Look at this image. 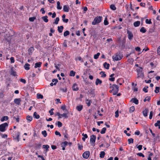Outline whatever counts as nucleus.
<instances>
[{"mask_svg": "<svg viewBox=\"0 0 160 160\" xmlns=\"http://www.w3.org/2000/svg\"><path fill=\"white\" fill-rule=\"evenodd\" d=\"M122 55L119 53L118 54H117L115 56H113L112 57V58L113 60L115 61L120 60L122 59Z\"/></svg>", "mask_w": 160, "mask_h": 160, "instance_id": "obj_4", "label": "nucleus"}, {"mask_svg": "<svg viewBox=\"0 0 160 160\" xmlns=\"http://www.w3.org/2000/svg\"><path fill=\"white\" fill-rule=\"evenodd\" d=\"M30 64L28 63H27L25 64L24 66V68L26 70H28L30 69Z\"/></svg>", "mask_w": 160, "mask_h": 160, "instance_id": "obj_26", "label": "nucleus"}, {"mask_svg": "<svg viewBox=\"0 0 160 160\" xmlns=\"http://www.w3.org/2000/svg\"><path fill=\"white\" fill-rule=\"evenodd\" d=\"M137 155L140 157H142L143 158H144V155L141 152L138 153L137 154Z\"/></svg>", "mask_w": 160, "mask_h": 160, "instance_id": "obj_57", "label": "nucleus"}, {"mask_svg": "<svg viewBox=\"0 0 160 160\" xmlns=\"http://www.w3.org/2000/svg\"><path fill=\"white\" fill-rule=\"evenodd\" d=\"M59 21V17H57L56 18V19L53 23L56 24H57L58 23V22Z\"/></svg>", "mask_w": 160, "mask_h": 160, "instance_id": "obj_39", "label": "nucleus"}, {"mask_svg": "<svg viewBox=\"0 0 160 160\" xmlns=\"http://www.w3.org/2000/svg\"><path fill=\"white\" fill-rule=\"evenodd\" d=\"M57 8L58 9L60 10L62 9V7L60 6V2L59 1L57 2Z\"/></svg>", "mask_w": 160, "mask_h": 160, "instance_id": "obj_35", "label": "nucleus"}, {"mask_svg": "<svg viewBox=\"0 0 160 160\" xmlns=\"http://www.w3.org/2000/svg\"><path fill=\"white\" fill-rule=\"evenodd\" d=\"M77 84L76 83H74L72 86V90L74 91H77L79 90L78 88L77 87Z\"/></svg>", "mask_w": 160, "mask_h": 160, "instance_id": "obj_11", "label": "nucleus"}, {"mask_svg": "<svg viewBox=\"0 0 160 160\" xmlns=\"http://www.w3.org/2000/svg\"><path fill=\"white\" fill-rule=\"evenodd\" d=\"M83 108V106L82 105H80L76 107V109L78 111H81Z\"/></svg>", "mask_w": 160, "mask_h": 160, "instance_id": "obj_20", "label": "nucleus"}, {"mask_svg": "<svg viewBox=\"0 0 160 160\" xmlns=\"http://www.w3.org/2000/svg\"><path fill=\"white\" fill-rule=\"evenodd\" d=\"M96 138V136L94 135H92L91 136L90 142L91 144H93L95 143Z\"/></svg>", "mask_w": 160, "mask_h": 160, "instance_id": "obj_7", "label": "nucleus"}, {"mask_svg": "<svg viewBox=\"0 0 160 160\" xmlns=\"http://www.w3.org/2000/svg\"><path fill=\"white\" fill-rule=\"evenodd\" d=\"M110 88H112L113 90V95H116L118 92L119 91V87L118 86L114 84L112 86L110 87Z\"/></svg>", "mask_w": 160, "mask_h": 160, "instance_id": "obj_2", "label": "nucleus"}, {"mask_svg": "<svg viewBox=\"0 0 160 160\" xmlns=\"http://www.w3.org/2000/svg\"><path fill=\"white\" fill-rule=\"evenodd\" d=\"M157 53L159 55H160V46L157 49Z\"/></svg>", "mask_w": 160, "mask_h": 160, "instance_id": "obj_64", "label": "nucleus"}, {"mask_svg": "<svg viewBox=\"0 0 160 160\" xmlns=\"http://www.w3.org/2000/svg\"><path fill=\"white\" fill-rule=\"evenodd\" d=\"M55 68L58 70H60L59 68V67L60 66V65L59 64H55Z\"/></svg>", "mask_w": 160, "mask_h": 160, "instance_id": "obj_60", "label": "nucleus"}, {"mask_svg": "<svg viewBox=\"0 0 160 160\" xmlns=\"http://www.w3.org/2000/svg\"><path fill=\"white\" fill-rule=\"evenodd\" d=\"M128 142L129 144L132 143L133 142V139L132 138H130L128 139Z\"/></svg>", "mask_w": 160, "mask_h": 160, "instance_id": "obj_48", "label": "nucleus"}, {"mask_svg": "<svg viewBox=\"0 0 160 160\" xmlns=\"http://www.w3.org/2000/svg\"><path fill=\"white\" fill-rule=\"evenodd\" d=\"M8 119V117L7 116H5L2 118L1 119V120L2 122H3L5 120H7Z\"/></svg>", "mask_w": 160, "mask_h": 160, "instance_id": "obj_32", "label": "nucleus"}, {"mask_svg": "<svg viewBox=\"0 0 160 160\" xmlns=\"http://www.w3.org/2000/svg\"><path fill=\"white\" fill-rule=\"evenodd\" d=\"M36 18L35 17H30L29 18V20L30 22H33L34 20L36 19Z\"/></svg>", "mask_w": 160, "mask_h": 160, "instance_id": "obj_50", "label": "nucleus"}, {"mask_svg": "<svg viewBox=\"0 0 160 160\" xmlns=\"http://www.w3.org/2000/svg\"><path fill=\"white\" fill-rule=\"evenodd\" d=\"M115 117L116 118H118V117L119 114H118V110L115 112Z\"/></svg>", "mask_w": 160, "mask_h": 160, "instance_id": "obj_62", "label": "nucleus"}, {"mask_svg": "<svg viewBox=\"0 0 160 160\" xmlns=\"http://www.w3.org/2000/svg\"><path fill=\"white\" fill-rule=\"evenodd\" d=\"M120 45H121V47L122 48H123L125 47V40L124 39L122 40L121 41L120 40Z\"/></svg>", "mask_w": 160, "mask_h": 160, "instance_id": "obj_16", "label": "nucleus"}, {"mask_svg": "<svg viewBox=\"0 0 160 160\" xmlns=\"http://www.w3.org/2000/svg\"><path fill=\"white\" fill-rule=\"evenodd\" d=\"M110 8L113 10H115L116 9V8L114 4H111L110 6Z\"/></svg>", "mask_w": 160, "mask_h": 160, "instance_id": "obj_36", "label": "nucleus"}, {"mask_svg": "<svg viewBox=\"0 0 160 160\" xmlns=\"http://www.w3.org/2000/svg\"><path fill=\"white\" fill-rule=\"evenodd\" d=\"M19 135L20 133L19 132H17L16 134L13 136L15 140H16L18 142L19 141Z\"/></svg>", "mask_w": 160, "mask_h": 160, "instance_id": "obj_9", "label": "nucleus"}, {"mask_svg": "<svg viewBox=\"0 0 160 160\" xmlns=\"http://www.w3.org/2000/svg\"><path fill=\"white\" fill-rule=\"evenodd\" d=\"M106 130V128H103L101 131L100 132V133L101 134H103L105 133Z\"/></svg>", "mask_w": 160, "mask_h": 160, "instance_id": "obj_42", "label": "nucleus"}, {"mask_svg": "<svg viewBox=\"0 0 160 160\" xmlns=\"http://www.w3.org/2000/svg\"><path fill=\"white\" fill-rule=\"evenodd\" d=\"M152 114H153V112L152 111H151L150 112L149 118L150 119H151L152 118Z\"/></svg>", "mask_w": 160, "mask_h": 160, "instance_id": "obj_59", "label": "nucleus"}, {"mask_svg": "<svg viewBox=\"0 0 160 160\" xmlns=\"http://www.w3.org/2000/svg\"><path fill=\"white\" fill-rule=\"evenodd\" d=\"M57 122L58 127L59 128H60L62 127V124L60 122L58 121Z\"/></svg>", "mask_w": 160, "mask_h": 160, "instance_id": "obj_51", "label": "nucleus"}, {"mask_svg": "<svg viewBox=\"0 0 160 160\" xmlns=\"http://www.w3.org/2000/svg\"><path fill=\"white\" fill-rule=\"evenodd\" d=\"M60 90L63 92H66L67 91V88H60Z\"/></svg>", "mask_w": 160, "mask_h": 160, "instance_id": "obj_58", "label": "nucleus"}, {"mask_svg": "<svg viewBox=\"0 0 160 160\" xmlns=\"http://www.w3.org/2000/svg\"><path fill=\"white\" fill-rule=\"evenodd\" d=\"M26 119L28 122H30L32 120V117L29 115L28 116L26 117Z\"/></svg>", "mask_w": 160, "mask_h": 160, "instance_id": "obj_21", "label": "nucleus"}, {"mask_svg": "<svg viewBox=\"0 0 160 160\" xmlns=\"http://www.w3.org/2000/svg\"><path fill=\"white\" fill-rule=\"evenodd\" d=\"M130 102L134 103L137 105L138 103V100L136 98H132Z\"/></svg>", "mask_w": 160, "mask_h": 160, "instance_id": "obj_12", "label": "nucleus"}, {"mask_svg": "<svg viewBox=\"0 0 160 160\" xmlns=\"http://www.w3.org/2000/svg\"><path fill=\"white\" fill-rule=\"evenodd\" d=\"M8 126V124L6 122L0 125V131L2 132H4L6 130V127Z\"/></svg>", "mask_w": 160, "mask_h": 160, "instance_id": "obj_5", "label": "nucleus"}, {"mask_svg": "<svg viewBox=\"0 0 160 160\" xmlns=\"http://www.w3.org/2000/svg\"><path fill=\"white\" fill-rule=\"evenodd\" d=\"M127 33L128 34V39L130 40L132 39L133 37L132 32L128 30L127 31Z\"/></svg>", "mask_w": 160, "mask_h": 160, "instance_id": "obj_8", "label": "nucleus"}, {"mask_svg": "<svg viewBox=\"0 0 160 160\" xmlns=\"http://www.w3.org/2000/svg\"><path fill=\"white\" fill-rule=\"evenodd\" d=\"M105 155V153L104 152L101 151L100 152L99 157L101 158H104Z\"/></svg>", "mask_w": 160, "mask_h": 160, "instance_id": "obj_29", "label": "nucleus"}, {"mask_svg": "<svg viewBox=\"0 0 160 160\" xmlns=\"http://www.w3.org/2000/svg\"><path fill=\"white\" fill-rule=\"evenodd\" d=\"M21 100L20 98H16L14 100V102L18 105H20V102Z\"/></svg>", "mask_w": 160, "mask_h": 160, "instance_id": "obj_14", "label": "nucleus"}, {"mask_svg": "<svg viewBox=\"0 0 160 160\" xmlns=\"http://www.w3.org/2000/svg\"><path fill=\"white\" fill-rule=\"evenodd\" d=\"M160 88L158 87H156L155 88V90H154V92L156 93H158L159 92Z\"/></svg>", "mask_w": 160, "mask_h": 160, "instance_id": "obj_46", "label": "nucleus"}, {"mask_svg": "<svg viewBox=\"0 0 160 160\" xmlns=\"http://www.w3.org/2000/svg\"><path fill=\"white\" fill-rule=\"evenodd\" d=\"M54 110V109L51 108L49 111V112L50 113L51 115H53L54 114L53 111Z\"/></svg>", "mask_w": 160, "mask_h": 160, "instance_id": "obj_55", "label": "nucleus"}, {"mask_svg": "<svg viewBox=\"0 0 160 160\" xmlns=\"http://www.w3.org/2000/svg\"><path fill=\"white\" fill-rule=\"evenodd\" d=\"M49 148V146L48 145H44L42 146V148H43L45 149L46 152H47L49 150L48 148Z\"/></svg>", "mask_w": 160, "mask_h": 160, "instance_id": "obj_30", "label": "nucleus"}, {"mask_svg": "<svg viewBox=\"0 0 160 160\" xmlns=\"http://www.w3.org/2000/svg\"><path fill=\"white\" fill-rule=\"evenodd\" d=\"M148 109L147 108H146L145 110L142 111V113L143 116L146 117H147L148 115Z\"/></svg>", "mask_w": 160, "mask_h": 160, "instance_id": "obj_13", "label": "nucleus"}, {"mask_svg": "<svg viewBox=\"0 0 160 160\" xmlns=\"http://www.w3.org/2000/svg\"><path fill=\"white\" fill-rule=\"evenodd\" d=\"M61 117H63L65 118H67V114L66 113H63V114H61Z\"/></svg>", "mask_w": 160, "mask_h": 160, "instance_id": "obj_54", "label": "nucleus"}, {"mask_svg": "<svg viewBox=\"0 0 160 160\" xmlns=\"http://www.w3.org/2000/svg\"><path fill=\"white\" fill-rule=\"evenodd\" d=\"M33 117L37 119H39L40 118V116L38 115L36 112H34L33 115Z\"/></svg>", "mask_w": 160, "mask_h": 160, "instance_id": "obj_27", "label": "nucleus"}, {"mask_svg": "<svg viewBox=\"0 0 160 160\" xmlns=\"http://www.w3.org/2000/svg\"><path fill=\"white\" fill-rule=\"evenodd\" d=\"M100 53L99 52H98L97 54H95L94 56V58L95 59H97L98 58L99 56L100 55Z\"/></svg>", "mask_w": 160, "mask_h": 160, "instance_id": "obj_47", "label": "nucleus"}, {"mask_svg": "<svg viewBox=\"0 0 160 160\" xmlns=\"http://www.w3.org/2000/svg\"><path fill=\"white\" fill-rule=\"evenodd\" d=\"M41 146V143H39L37 144L36 146V149H40Z\"/></svg>", "mask_w": 160, "mask_h": 160, "instance_id": "obj_52", "label": "nucleus"}, {"mask_svg": "<svg viewBox=\"0 0 160 160\" xmlns=\"http://www.w3.org/2000/svg\"><path fill=\"white\" fill-rule=\"evenodd\" d=\"M109 23L107 20V18L106 17L104 20V24L105 25H107Z\"/></svg>", "mask_w": 160, "mask_h": 160, "instance_id": "obj_43", "label": "nucleus"}, {"mask_svg": "<svg viewBox=\"0 0 160 160\" xmlns=\"http://www.w3.org/2000/svg\"><path fill=\"white\" fill-rule=\"evenodd\" d=\"M42 63L41 62H37L35 64V65L34 67L35 68H39L41 67V65Z\"/></svg>", "mask_w": 160, "mask_h": 160, "instance_id": "obj_24", "label": "nucleus"}, {"mask_svg": "<svg viewBox=\"0 0 160 160\" xmlns=\"http://www.w3.org/2000/svg\"><path fill=\"white\" fill-rule=\"evenodd\" d=\"M37 98L38 99H40V98L42 99L43 97L42 95L39 93H38L37 94Z\"/></svg>", "mask_w": 160, "mask_h": 160, "instance_id": "obj_38", "label": "nucleus"}, {"mask_svg": "<svg viewBox=\"0 0 160 160\" xmlns=\"http://www.w3.org/2000/svg\"><path fill=\"white\" fill-rule=\"evenodd\" d=\"M160 123V121L158 120L156 123H155L154 125L155 127H157Z\"/></svg>", "mask_w": 160, "mask_h": 160, "instance_id": "obj_61", "label": "nucleus"}, {"mask_svg": "<svg viewBox=\"0 0 160 160\" xmlns=\"http://www.w3.org/2000/svg\"><path fill=\"white\" fill-rule=\"evenodd\" d=\"M135 110V108L133 106H132L130 108L129 112L130 113L132 112Z\"/></svg>", "mask_w": 160, "mask_h": 160, "instance_id": "obj_37", "label": "nucleus"}, {"mask_svg": "<svg viewBox=\"0 0 160 160\" xmlns=\"http://www.w3.org/2000/svg\"><path fill=\"white\" fill-rule=\"evenodd\" d=\"M100 74L102 75L101 77L103 78H105L106 77V74L105 73V72H104L101 71L100 72Z\"/></svg>", "mask_w": 160, "mask_h": 160, "instance_id": "obj_44", "label": "nucleus"}, {"mask_svg": "<svg viewBox=\"0 0 160 160\" xmlns=\"http://www.w3.org/2000/svg\"><path fill=\"white\" fill-rule=\"evenodd\" d=\"M143 69V68L142 67H140L139 68L137 69L138 75L137 77L138 78H142L144 77V73L142 72Z\"/></svg>", "mask_w": 160, "mask_h": 160, "instance_id": "obj_3", "label": "nucleus"}, {"mask_svg": "<svg viewBox=\"0 0 160 160\" xmlns=\"http://www.w3.org/2000/svg\"><path fill=\"white\" fill-rule=\"evenodd\" d=\"M70 8L69 6L68 5H64L63 7V10L64 12H68Z\"/></svg>", "mask_w": 160, "mask_h": 160, "instance_id": "obj_10", "label": "nucleus"}, {"mask_svg": "<svg viewBox=\"0 0 160 160\" xmlns=\"http://www.w3.org/2000/svg\"><path fill=\"white\" fill-rule=\"evenodd\" d=\"M140 31L142 33H145L146 32V30L144 27H142L140 29Z\"/></svg>", "mask_w": 160, "mask_h": 160, "instance_id": "obj_33", "label": "nucleus"}, {"mask_svg": "<svg viewBox=\"0 0 160 160\" xmlns=\"http://www.w3.org/2000/svg\"><path fill=\"white\" fill-rule=\"evenodd\" d=\"M48 17L47 16H45L42 17V19L45 22H47L48 21Z\"/></svg>", "mask_w": 160, "mask_h": 160, "instance_id": "obj_22", "label": "nucleus"}, {"mask_svg": "<svg viewBox=\"0 0 160 160\" xmlns=\"http://www.w3.org/2000/svg\"><path fill=\"white\" fill-rule=\"evenodd\" d=\"M102 16H97L96 17L92 22V24L95 25L100 23L102 21Z\"/></svg>", "mask_w": 160, "mask_h": 160, "instance_id": "obj_1", "label": "nucleus"}, {"mask_svg": "<svg viewBox=\"0 0 160 160\" xmlns=\"http://www.w3.org/2000/svg\"><path fill=\"white\" fill-rule=\"evenodd\" d=\"M70 34L69 32L68 31H66L64 32L63 35L64 37H66L69 35Z\"/></svg>", "mask_w": 160, "mask_h": 160, "instance_id": "obj_45", "label": "nucleus"}, {"mask_svg": "<svg viewBox=\"0 0 160 160\" xmlns=\"http://www.w3.org/2000/svg\"><path fill=\"white\" fill-rule=\"evenodd\" d=\"M44 8H42L41 9L40 11L42 12V13L43 14H44L45 13V11L44 10Z\"/></svg>", "mask_w": 160, "mask_h": 160, "instance_id": "obj_63", "label": "nucleus"}, {"mask_svg": "<svg viewBox=\"0 0 160 160\" xmlns=\"http://www.w3.org/2000/svg\"><path fill=\"white\" fill-rule=\"evenodd\" d=\"M140 21H137L134 22L133 25L135 27H137L140 25Z\"/></svg>", "mask_w": 160, "mask_h": 160, "instance_id": "obj_25", "label": "nucleus"}, {"mask_svg": "<svg viewBox=\"0 0 160 160\" xmlns=\"http://www.w3.org/2000/svg\"><path fill=\"white\" fill-rule=\"evenodd\" d=\"M90 155V152L89 151H86L84 152L82 154L83 157L85 159H88Z\"/></svg>", "mask_w": 160, "mask_h": 160, "instance_id": "obj_6", "label": "nucleus"}, {"mask_svg": "<svg viewBox=\"0 0 160 160\" xmlns=\"http://www.w3.org/2000/svg\"><path fill=\"white\" fill-rule=\"evenodd\" d=\"M63 26H61L58 27V32L61 33L62 32L63 29Z\"/></svg>", "mask_w": 160, "mask_h": 160, "instance_id": "obj_15", "label": "nucleus"}, {"mask_svg": "<svg viewBox=\"0 0 160 160\" xmlns=\"http://www.w3.org/2000/svg\"><path fill=\"white\" fill-rule=\"evenodd\" d=\"M104 67L106 68L107 69H108L110 66L109 64L107 62H105L103 63V64Z\"/></svg>", "mask_w": 160, "mask_h": 160, "instance_id": "obj_18", "label": "nucleus"}, {"mask_svg": "<svg viewBox=\"0 0 160 160\" xmlns=\"http://www.w3.org/2000/svg\"><path fill=\"white\" fill-rule=\"evenodd\" d=\"M42 134L44 137H46L47 135V132L46 130H44L42 131Z\"/></svg>", "mask_w": 160, "mask_h": 160, "instance_id": "obj_40", "label": "nucleus"}, {"mask_svg": "<svg viewBox=\"0 0 160 160\" xmlns=\"http://www.w3.org/2000/svg\"><path fill=\"white\" fill-rule=\"evenodd\" d=\"M78 149L81 150L82 149L83 146L82 145H80L79 143L78 144Z\"/></svg>", "mask_w": 160, "mask_h": 160, "instance_id": "obj_56", "label": "nucleus"}, {"mask_svg": "<svg viewBox=\"0 0 160 160\" xmlns=\"http://www.w3.org/2000/svg\"><path fill=\"white\" fill-rule=\"evenodd\" d=\"M92 101L91 100H89L88 99L86 100V103L87 104V105L89 107L91 105V103Z\"/></svg>", "mask_w": 160, "mask_h": 160, "instance_id": "obj_28", "label": "nucleus"}, {"mask_svg": "<svg viewBox=\"0 0 160 160\" xmlns=\"http://www.w3.org/2000/svg\"><path fill=\"white\" fill-rule=\"evenodd\" d=\"M75 72L72 70L70 72L69 75L71 76H74L75 75Z\"/></svg>", "mask_w": 160, "mask_h": 160, "instance_id": "obj_41", "label": "nucleus"}, {"mask_svg": "<svg viewBox=\"0 0 160 160\" xmlns=\"http://www.w3.org/2000/svg\"><path fill=\"white\" fill-rule=\"evenodd\" d=\"M11 74L14 76H17L16 72L14 71L12 69L11 70Z\"/></svg>", "mask_w": 160, "mask_h": 160, "instance_id": "obj_34", "label": "nucleus"}, {"mask_svg": "<svg viewBox=\"0 0 160 160\" xmlns=\"http://www.w3.org/2000/svg\"><path fill=\"white\" fill-rule=\"evenodd\" d=\"M94 90L93 89H91L90 90L89 93L92 95V97H94L95 96Z\"/></svg>", "mask_w": 160, "mask_h": 160, "instance_id": "obj_31", "label": "nucleus"}, {"mask_svg": "<svg viewBox=\"0 0 160 160\" xmlns=\"http://www.w3.org/2000/svg\"><path fill=\"white\" fill-rule=\"evenodd\" d=\"M34 48L33 47H30L28 50V54L29 55H32V52L34 51Z\"/></svg>", "mask_w": 160, "mask_h": 160, "instance_id": "obj_17", "label": "nucleus"}, {"mask_svg": "<svg viewBox=\"0 0 160 160\" xmlns=\"http://www.w3.org/2000/svg\"><path fill=\"white\" fill-rule=\"evenodd\" d=\"M102 83V81L98 78H97L95 82V84L96 85L98 84L101 85Z\"/></svg>", "mask_w": 160, "mask_h": 160, "instance_id": "obj_19", "label": "nucleus"}, {"mask_svg": "<svg viewBox=\"0 0 160 160\" xmlns=\"http://www.w3.org/2000/svg\"><path fill=\"white\" fill-rule=\"evenodd\" d=\"M148 88V86H146L144 87L142 89V90L145 92H148V90H147V88Z\"/></svg>", "mask_w": 160, "mask_h": 160, "instance_id": "obj_49", "label": "nucleus"}, {"mask_svg": "<svg viewBox=\"0 0 160 160\" xmlns=\"http://www.w3.org/2000/svg\"><path fill=\"white\" fill-rule=\"evenodd\" d=\"M146 23L147 24H151L152 23V22L151 21V19H149V20L148 19H146L145 21Z\"/></svg>", "mask_w": 160, "mask_h": 160, "instance_id": "obj_53", "label": "nucleus"}, {"mask_svg": "<svg viewBox=\"0 0 160 160\" xmlns=\"http://www.w3.org/2000/svg\"><path fill=\"white\" fill-rule=\"evenodd\" d=\"M68 142L66 141L62 142L61 144V147H66L68 145Z\"/></svg>", "mask_w": 160, "mask_h": 160, "instance_id": "obj_23", "label": "nucleus"}]
</instances>
